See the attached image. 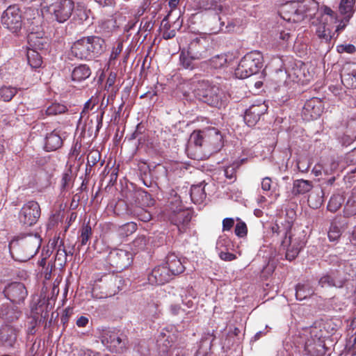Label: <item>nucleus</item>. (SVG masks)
Segmentation results:
<instances>
[{
  "instance_id": "29",
  "label": "nucleus",
  "mask_w": 356,
  "mask_h": 356,
  "mask_svg": "<svg viewBox=\"0 0 356 356\" xmlns=\"http://www.w3.org/2000/svg\"><path fill=\"white\" fill-rule=\"evenodd\" d=\"M228 55L226 54H220L216 55L210 59L201 63L202 66L207 65L211 69H220L225 67L227 64Z\"/></svg>"
},
{
  "instance_id": "40",
  "label": "nucleus",
  "mask_w": 356,
  "mask_h": 356,
  "mask_svg": "<svg viewBox=\"0 0 356 356\" xmlns=\"http://www.w3.org/2000/svg\"><path fill=\"white\" fill-rule=\"evenodd\" d=\"M17 93V89L11 86H2L0 88V99L4 102L10 101Z\"/></svg>"
},
{
  "instance_id": "52",
  "label": "nucleus",
  "mask_w": 356,
  "mask_h": 356,
  "mask_svg": "<svg viewBox=\"0 0 356 356\" xmlns=\"http://www.w3.org/2000/svg\"><path fill=\"white\" fill-rule=\"evenodd\" d=\"M159 304L156 302H152L151 303H149L147 308V312L148 314L153 317V318H158L159 315L160 314V311L159 309Z\"/></svg>"
},
{
  "instance_id": "64",
  "label": "nucleus",
  "mask_w": 356,
  "mask_h": 356,
  "mask_svg": "<svg viewBox=\"0 0 356 356\" xmlns=\"http://www.w3.org/2000/svg\"><path fill=\"white\" fill-rule=\"evenodd\" d=\"M271 179L269 177H265L261 181V188L264 191H268L270 189Z\"/></svg>"
},
{
  "instance_id": "18",
  "label": "nucleus",
  "mask_w": 356,
  "mask_h": 356,
  "mask_svg": "<svg viewBox=\"0 0 356 356\" xmlns=\"http://www.w3.org/2000/svg\"><path fill=\"white\" fill-rule=\"evenodd\" d=\"M323 112L322 102L318 98L307 100L302 109V113L307 119H317Z\"/></svg>"
},
{
  "instance_id": "16",
  "label": "nucleus",
  "mask_w": 356,
  "mask_h": 356,
  "mask_svg": "<svg viewBox=\"0 0 356 356\" xmlns=\"http://www.w3.org/2000/svg\"><path fill=\"white\" fill-rule=\"evenodd\" d=\"M345 279L341 277L338 270H331L323 275L318 280V285L322 287L342 288Z\"/></svg>"
},
{
  "instance_id": "51",
  "label": "nucleus",
  "mask_w": 356,
  "mask_h": 356,
  "mask_svg": "<svg viewBox=\"0 0 356 356\" xmlns=\"http://www.w3.org/2000/svg\"><path fill=\"white\" fill-rule=\"evenodd\" d=\"M113 286H114V288L113 289H106L105 291L100 292V294H98L97 293V286H98L96 285L94 287V289H93V293L99 298H108V297H111V296H114L116 293V290L115 289V283H113Z\"/></svg>"
},
{
  "instance_id": "55",
  "label": "nucleus",
  "mask_w": 356,
  "mask_h": 356,
  "mask_svg": "<svg viewBox=\"0 0 356 356\" xmlns=\"http://www.w3.org/2000/svg\"><path fill=\"white\" fill-rule=\"evenodd\" d=\"M10 313L13 312L8 309L7 307L3 306V307L0 310V317L6 318L8 321H13L14 318H18L19 313H14L15 316H10Z\"/></svg>"
},
{
  "instance_id": "12",
  "label": "nucleus",
  "mask_w": 356,
  "mask_h": 356,
  "mask_svg": "<svg viewBox=\"0 0 356 356\" xmlns=\"http://www.w3.org/2000/svg\"><path fill=\"white\" fill-rule=\"evenodd\" d=\"M3 293L12 302L19 304L24 300L28 293L24 284L13 282L6 286Z\"/></svg>"
},
{
  "instance_id": "5",
  "label": "nucleus",
  "mask_w": 356,
  "mask_h": 356,
  "mask_svg": "<svg viewBox=\"0 0 356 356\" xmlns=\"http://www.w3.org/2000/svg\"><path fill=\"white\" fill-rule=\"evenodd\" d=\"M264 58L261 52L254 51L245 54L235 70V76L238 79H245L257 74L263 67Z\"/></svg>"
},
{
  "instance_id": "14",
  "label": "nucleus",
  "mask_w": 356,
  "mask_h": 356,
  "mask_svg": "<svg viewBox=\"0 0 356 356\" xmlns=\"http://www.w3.org/2000/svg\"><path fill=\"white\" fill-rule=\"evenodd\" d=\"M41 246H8L11 257L16 261L24 262L32 258Z\"/></svg>"
},
{
  "instance_id": "15",
  "label": "nucleus",
  "mask_w": 356,
  "mask_h": 356,
  "mask_svg": "<svg viewBox=\"0 0 356 356\" xmlns=\"http://www.w3.org/2000/svg\"><path fill=\"white\" fill-rule=\"evenodd\" d=\"M65 138V132L61 129H54L47 133L44 138V148L47 151H55L60 148Z\"/></svg>"
},
{
  "instance_id": "11",
  "label": "nucleus",
  "mask_w": 356,
  "mask_h": 356,
  "mask_svg": "<svg viewBox=\"0 0 356 356\" xmlns=\"http://www.w3.org/2000/svg\"><path fill=\"white\" fill-rule=\"evenodd\" d=\"M133 254L122 248H114L108 255V260L111 265L120 269L128 267L132 261Z\"/></svg>"
},
{
  "instance_id": "50",
  "label": "nucleus",
  "mask_w": 356,
  "mask_h": 356,
  "mask_svg": "<svg viewBox=\"0 0 356 356\" xmlns=\"http://www.w3.org/2000/svg\"><path fill=\"white\" fill-rule=\"evenodd\" d=\"M193 44H195V46L196 47V51L199 54H201V55L202 56L201 59L205 58L208 56V51H207L206 47L204 46V44L203 43H202L200 40H196L193 41L192 42H191V44L189 45H193Z\"/></svg>"
},
{
  "instance_id": "1",
  "label": "nucleus",
  "mask_w": 356,
  "mask_h": 356,
  "mask_svg": "<svg viewBox=\"0 0 356 356\" xmlns=\"http://www.w3.org/2000/svg\"><path fill=\"white\" fill-rule=\"evenodd\" d=\"M222 146L223 138L220 131L214 127H209L194 131L191 134L186 151L188 157L200 161L209 158Z\"/></svg>"
},
{
  "instance_id": "20",
  "label": "nucleus",
  "mask_w": 356,
  "mask_h": 356,
  "mask_svg": "<svg viewBox=\"0 0 356 356\" xmlns=\"http://www.w3.org/2000/svg\"><path fill=\"white\" fill-rule=\"evenodd\" d=\"M342 83L346 88H356V64L347 63L342 69L341 73Z\"/></svg>"
},
{
  "instance_id": "4",
  "label": "nucleus",
  "mask_w": 356,
  "mask_h": 356,
  "mask_svg": "<svg viewBox=\"0 0 356 356\" xmlns=\"http://www.w3.org/2000/svg\"><path fill=\"white\" fill-rule=\"evenodd\" d=\"M40 7L42 13L54 15L62 23L72 15L74 6L72 0H41Z\"/></svg>"
},
{
  "instance_id": "53",
  "label": "nucleus",
  "mask_w": 356,
  "mask_h": 356,
  "mask_svg": "<svg viewBox=\"0 0 356 356\" xmlns=\"http://www.w3.org/2000/svg\"><path fill=\"white\" fill-rule=\"evenodd\" d=\"M285 257L286 259L291 261L294 259L298 253L300 252V249L296 246H286Z\"/></svg>"
},
{
  "instance_id": "37",
  "label": "nucleus",
  "mask_w": 356,
  "mask_h": 356,
  "mask_svg": "<svg viewBox=\"0 0 356 356\" xmlns=\"http://www.w3.org/2000/svg\"><path fill=\"white\" fill-rule=\"evenodd\" d=\"M27 59L32 68H38L42 65V56L35 49H28Z\"/></svg>"
},
{
  "instance_id": "30",
  "label": "nucleus",
  "mask_w": 356,
  "mask_h": 356,
  "mask_svg": "<svg viewBox=\"0 0 356 356\" xmlns=\"http://www.w3.org/2000/svg\"><path fill=\"white\" fill-rule=\"evenodd\" d=\"M91 70L86 64H80L75 67L72 72V79L74 81L81 82L89 78Z\"/></svg>"
},
{
  "instance_id": "10",
  "label": "nucleus",
  "mask_w": 356,
  "mask_h": 356,
  "mask_svg": "<svg viewBox=\"0 0 356 356\" xmlns=\"http://www.w3.org/2000/svg\"><path fill=\"white\" fill-rule=\"evenodd\" d=\"M41 213L39 204L35 201H29L20 210L19 218L20 222L26 226L35 225Z\"/></svg>"
},
{
  "instance_id": "2",
  "label": "nucleus",
  "mask_w": 356,
  "mask_h": 356,
  "mask_svg": "<svg viewBox=\"0 0 356 356\" xmlns=\"http://www.w3.org/2000/svg\"><path fill=\"white\" fill-rule=\"evenodd\" d=\"M106 49L105 41L99 36L83 37L71 47V55L81 60H92L101 55Z\"/></svg>"
},
{
  "instance_id": "41",
  "label": "nucleus",
  "mask_w": 356,
  "mask_h": 356,
  "mask_svg": "<svg viewBox=\"0 0 356 356\" xmlns=\"http://www.w3.org/2000/svg\"><path fill=\"white\" fill-rule=\"evenodd\" d=\"M200 6L204 10H213L216 12H220L223 10L222 4L216 0H205L203 1Z\"/></svg>"
},
{
  "instance_id": "39",
  "label": "nucleus",
  "mask_w": 356,
  "mask_h": 356,
  "mask_svg": "<svg viewBox=\"0 0 356 356\" xmlns=\"http://www.w3.org/2000/svg\"><path fill=\"white\" fill-rule=\"evenodd\" d=\"M344 202L343 195L340 194L333 195L327 204V209L332 212H336Z\"/></svg>"
},
{
  "instance_id": "62",
  "label": "nucleus",
  "mask_w": 356,
  "mask_h": 356,
  "mask_svg": "<svg viewBox=\"0 0 356 356\" xmlns=\"http://www.w3.org/2000/svg\"><path fill=\"white\" fill-rule=\"evenodd\" d=\"M355 47L353 44L341 45L338 47L339 52L345 51L349 54H353L355 51Z\"/></svg>"
},
{
  "instance_id": "57",
  "label": "nucleus",
  "mask_w": 356,
  "mask_h": 356,
  "mask_svg": "<svg viewBox=\"0 0 356 356\" xmlns=\"http://www.w3.org/2000/svg\"><path fill=\"white\" fill-rule=\"evenodd\" d=\"M56 247V246H43L42 250V263H44L45 260L51 256Z\"/></svg>"
},
{
  "instance_id": "60",
  "label": "nucleus",
  "mask_w": 356,
  "mask_h": 356,
  "mask_svg": "<svg viewBox=\"0 0 356 356\" xmlns=\"http://www.w3.org/2000/svg\"><path fill=\"white\" fill-rule=\"evenodd\" d=\"M72 182L71 172H65L63 175L61 179V186L63 188H67L70 186Z\"/></svg>"
},
{
  "instance_id": "24",
  "label": "nucleus",
  "mask_w": 356,
  "mask_h": 356,
  "mask_svg": "<svg viewBox=\"0 0 356 356\" xmlns=\"http://www.w3.org/2000/svg\"><path fill=\"white\" fill-rule=\"evenodd\" d=\"M171 222L177 227L179 232H183L185 227L191 220V212L188 210H179L170 216Z\"/></svg>"
},
{
  "instance_id": "36",
  "label": "nucleus",
  "mask_w": 356,
  "mask_h": 356,
  "mask_svg": "<svg viewBox=\"0 0 356 356\" xmlns=\"http://www.w3.org/2000/svg\"><path fill=\"white\" fill-rule=\"evenodd\" d=\"M157 346L160 353H166L172 346V337L166 336L164 333H161L157 339Z\"/></svg>"
},
{
  "instance_id": "59",
  "label": "nucleus",
  "mask_w": 356,
  "mask_h": 356,
  "mask_svg": "<svg viewBox=\"0 0 356 356\" xmlns=\"http://www.w3.org/2000/svg\"><path fill=\"white\" fill-rule=\"evenodd\" d=\"M153 22L147 18L143 19L140 23V29L145 32L150 31L153 29Z\"/></svg>"
},
{
  "instance_id": "49",
  "label": "nucleus",
  "mask_w": 356,
  "mask_h": 356,
  "mask_svg": "<svg viewBox=\"0 0 356 356\" xmlns=\"http://www.w3.org/2000/svg\"><path fill=\"white\" fill-rule=\"evenodd\" d=\"M136 224L133 222H131L122 226L120 229V233L122 235L124 234L126 236H128L129 234H131L136 232Z\"/></svg>"
},
{
  "instance_id": "48",
  "label": "nucleus",
  "mask_w": 356,
  "mask_h": 356,
  "mask_svg": "<svg viewBox=\"0 0 356 356\" xmlns=\"http://www.w3.org/2000/svg\"><path fill=\"white\" fill-rule=\"evenodd\" d=\"M145 211L143 208L137 205L127 206L126 213L127 215L139 218L143 213Z\"/></svg>"
},
{
  "instance_id": "61",
  "label": "nucleus",
  "mask_w": 356,
  "mask_h": 356,
  "mask_svg": "<svg viewBox=\"0 0 356 356\" xmlns=\"http://www.w3.org/2000/svg\"><path fill=\"white\" fill-rule=\"evenodd\" d=\"M234 225V220L232 218H226L222 220V231H229Z\"/></svg>"
},
{
  "instance_id": "35",
  "label": "nucleus",
  "mask_w": 356,
  "mask_h": 356,
  "mask_svg": "<svg viewBox=\"0 0 356 356\" xmlns=\"http://www.w3.org/2000/svg\"><path fill=\"white\" fill-rule=\"evenodd\" d=\"M312 188L311 181L304 179H297L293 181L292 193L294 195L305 194Z\"/></svg>"
},
{
  "instance_id": "42",
  "label": "nucleus",
  "mask_w": 356,
  "mask_h": 356,
  "mask_svg": "<svg viewBox=\"0 0 356 356\" xmlns=\"http://www.w3.org/2000/svg\"><path fill=\"white\" fill-rule=\"evenodd\" d=\"M67 107L64 104L53 103L46 109L47 115H56L64 113L67 111Z\"/></svg>"
},
{
  "instance_id": "22",
  "label": "nucleus",
  "mask_w": 356,
  "mask_h": 356,
  "mask_svg": "<svg viewBox=\"0 0 356 356\" xmlns=\"http://www.w3.org/2000/svg\"><path fill=\"white\" fill-rule=\"evenodd\" d=\"M227 24H229V19L224 14L223 11L216 12L215 15L207 22V25L210 28L211 33H217L220 31H222L223 26ZM228 25L226 26L225 29H227Z\"/></svg>"
},
{
  "instance_id": "54",
  "label": "nucleus",
  "mask_w": 356,
  "mask_h": 356,
  "mask_svg": "<svg viewBox=\"0 0 356 356\" xmlns=\"http://www.w3.org/2000/svg\"><path fill=\"white\" fill-rule=\"evenodd\" d=\"M76 251H79V246L75 248V246H58L57 250L58 254H61V252L66 256H72Z\"/></svg>"
},
{
  "instance_id": "47",
  "label": "nucleus",
  "mask_w": 356,
  "mask_h": 356,
  "mask_svg": "<svg viewBox=\"0 0 356 356\" xmlns=\"http://www.w3.org/2000/svg\"><path fill=\"white\" fill-rule=\"evenodd\" d=\"M92 235V228L88 225H84L81 229V245H85L89 240Z\"/></svg>"
},
{
  "instance_id": "13",
  "label": "nucleus",
  "mask_w": 356,
  "mask_h": 356,
  "mask_svg": "<svg viewBox=\"0 0 356 356\" xmlns=\"http://www.w3.org/2000/svg\"><path fill=\"white\" fill-rule=\"evenodd\" d=\"M195 44L189 45L188 50H182L179 54L180 65L186 70H193L197 67L196 60L202 56L196 51Z\"/></svg>"
},
{
  "instance_id": "25",
  "label": "nucleus",
  "mask_w": 356,
  "mask_h": 356,
  "mask_svg": "<svg viewBox=\"0 0 356 356\" xmlns=\"http://www.w3.org/2000/svg\"><path fill=\"white\" fill-rule=\"evenodd\" d=\"M172 275L181 274L184 270V266L180 259L175 254H169L166 257V266Z\"/></svg>"
},
{
  "instance_id": "19",
  "label": "nucleus",
  "mask_w": 356,
  "mask_h": 356,
  "mask_svg": "<svg viewBox=\"0 0 356 356\" xmlns=\"http://www.w3.org/2000/svg\"><path fill=\"white\" fill-rule=\"evenodd\" d=\"M32 31L28 35L29 49L38 50H44L48 47V39L42 36L43 33L36 31L34 32V27L31 29Z\"/></svg>"
},
{
  "instance_id": "58",
  "label": "nucleus",
  "mask_w": 356,
  "mask_h": 356,
  "mask_svg": "<svg viewBox=\"0 0 356 356\" xmlns=\"http://www.w3.org/2000/svg\"><path fill=\"white\" fill-rule=\"evenodd\" d=\"M123 49V42L122 41H119L117 42L115 47H113L111 54V59H116L117 57L120 54Z\"/></svg>"
},
{
  "instance_id": "43",
  "label": "nucleus",
  "mask_w": 356,
  "mask_h": 356,
  "mask_svg": "<svg viewBox=\"0 0 356 356\" xmlns=\"http://www.w3.org/2000/svg\"><path fill=\"white\" fill-rule=\"evenodd\" d=\"M316 33L320 39H323L325 42L330 41L332 37L330 30L327 28L325 24H319L316 29Z\"/></svg>"
},
{
  "instance_id": "21",
  "label": "nucleus",
  "mask_w": 356,
  "mask_h": 356,
  "mask_svg": "<svg viewBox=\"0 0 356 356\" xmlns=\"http://www.w3.org/2000/svg\"><path fill=\"white\" fill-rule=\"evenodd\" d=\"M170 279L171 275L165 266L154 268L148 277V280L151 284L158 285L163 284Z\"/></svg>"
},
{
  "instance_id": "31",
  "label": "nucleus",
  "mask_w": 356,
  "mask_h": 356,
  "mask_svg": "<svg viewBox=\"0 0 356 356\" xmlns=\"http://www.w3.org/2000/svg\"><path fill=\"white\" fill-rule=\"evenodd\" d=\"M314 294V289L308 282L298 284L296 287V297L297 300H303Z\"/></svg>"
},
{
  "instance_id": "17",
  "label": "nucleus",
  "mask_w": 356,
  "mask_h": 356,
  "mask_svg": "<svg viewBox=\"0 0 356 356\" xmlns=\"http://www.w3.org/2000/svg\"><path fill=\"white\" fill-rule=\"evenodd\" d=\"M267 109V106L264 104L251 106L245 111L244 121L249 127L254 126L261 116L266 113Z\"/></svg>"
},
{
  "instance_id": "38",
  "label": "nucleus",
  "mask_w": 356,
  "mask_h": 356,
  "mask_svg": "<svg viewBox=\"0 0 356 356\" xmlns=\"http://www.w3.org/2000/svg\"><path fill=\"white\" fill-rule=\"evenodd\" d=\"M215 339V337L212 334H208L207 336L203 337L200 341V345L198 350L197 351V355H204L207 351L211 349L212 342Z\"/></svg>"
},
{
  "instance_id": "9",
  "label": "nucleus",
  "mask_w": 356,
  "mask_h": 356,
  "mask_svg": "<svg viewBox=\"0 0 356 356\" xmlns=\"http://www.w3.org/2000/svg\"><path fill=\"white\" fill-rule=\"evenodd\" d=\"M2 24L15 33L22 27V15L18 6L12 5L7 8L1 17Z\"/></svg>"
},
{
  "instance_id": "6",
  "label": "nucleus",
  "mask_w": 356,
  "mask_h": 356,
  "mask_svg": "<svg viewBox=\"0 0 356 356\" xmlns=\"http://www.w3.org/2000/svg\"><path fill=\"white\" fill-rule=\"evenodd\" d=\"M101 341L113 353L122 354L129 348L128 337L119 330H104Z\"/></svg>"
},
{
  "instance_id": "56",
  "label": "nucleus",
  "mask_w": 356,
  "mask_h": 356,
  "mask_svg": "<svg viewBox=\"0 0 356 356\" xmlns=\"http://www.w3.org/2000/svg\"><path fill=\"white\" fill-rule=\"evenodd\" d=\"M341 236L340 229L335 225H332L328 232V238L330 241H334Z\"/></svg>"
},
{
  "instance_id": "26",
  "label": "nucleus",
  "mask_w": 356,
  "mask_h": 356,
  "mask_svg": "<svg viewBox=\"0 0 356 356\" xmlns=\"http://www.w3.org/2000/svg\"><path fill=\"white\" fill-rule=\"evenodd\" d=\"M17 339V330L11 325H6L0 330V340L6 345L12 346Z\"/></svg>"
},
{
  "instance_id": "8",
  "label": "nucleus",
  "mask_w": 356,
  "mask_h": 356,
  "mask_svg": "<svg viewBox=\"0 0 356 356\" xmlns=\"http://www.w3.org/2000/svg\"><path fill=\"white\" fill-rule=\"evenodd\" d=\"M307 10L302 2L289 1L282 7L281 16L288 22H298L305 18Z\"/></svg>"
},
{
  "instance_id": "45",
  "label": "nucleus",
  "mask_w": 356,
  "mask_h": 356,
  "mask_svg": "<svg viewBox=\"0 0 356 356\" xmlns=\"http://www.w3.org/2000/svg\"><path fill=\"white\" fill-rule=\"evenodd\" d=\"M236 220L237 223L235 226L234 233L238 237L243 238L246 236L248 234L247 225L240 218H237Z\"/></svg>"
},
{
  "instance_id": "7",
  "label": "nucleus",
  "mask_w": 356,
  "mask_h": 356,
  "mask_svg": "<svg viewBox=\"0 0 356 356\" xmlns=\"http://www.w3.org/2000/svg\"><path fill=\"white\" fill-rule=\"evenodd\" d=\"M305 350L312 356H323L326 353V348L321 330L316 327L310 330L309 336L307 337Z\"/></svg>"
},
{
  "instance_id": "44",
  "label": "nucleus",
  "mask_w": 356,
  "mask_h": 356,
  "mask_svg": "<svg viewBox=\"0 0 356 356\" xmlns=\"http://www.w3.org/2000/svg\"><path fill=\"white\" fill-rule=\"evenodd\" d=\"M322 191L317 192L315 193L312 192L308 197V203L310 207L313 208L319 207L323 202L322 196L320 195V193H322Z\"/></svg>"
},
{
  "instance_id": "27",
  "label": "nucleus",
  "mask_w": 356,
  "mask_h": 356,
  "mask_svg": "<svg viewBox=\"0 0 356 356\" xmlns=\"http://www.w3.org/2000/svg\"><path fill=\"white\" fill-rule=\"evenodd\" d=\"M118 26L117 22L114 19H108L101 21L97 27V32L104 37H109L114 31H116Z\"/></svg>"
},
{
  "instance_id": "33",
  "label": "nucleus",
  "mask_w": 356,
  "mask_h": 356,
  "mask_svg": "<svg viewBox=\"0 0 356 356\" xmlns=\"http://www.w3.org/2000/svg\"><path fill=\"white\" fill-rule=\"evenodd\" d=\"M355 0H341L339 5V12L344 15L343 20L348 22L353 14Z\"/></svg>"
},
{
  "instance_id": "23",
  "label": "nucleus",
  "mask_w": 356,
  "mask_h": 356,
  "mask_svg": "<svg viewBox=\"0 0 356 356\" xmlns=\"http://www.w3.org/2000/svg\"><path fill=\"white\" fill-rule=\"evenodd\" d=\"M182 22L179 20L172 24L170 22V17L166 16L161 22L160 31L163 38L168 40L174 38L176 35V29L181 26Z\"/></svg>"
},
{
  "instance_id": "46",
  "label": "nucleus",
  "mask_w": 356,
  "mask_h": 356,
  "mask_svg": "<svg viewBox=\"0 0 356 356\" xmlns=\"http://www.w3.org/2000/svg\"><path fill=\"white\" fill-rule=\"evenodd\" d=\"M356 214V200L349 199L344 207V215L349 217Z\"/></svg>"
},
{
  "instance_id": "63",
  "label": "nucleus",
  "mask_w": 356,
  "mask_h": 356,
  "mask_svg": "<svg viewBox=\"0 0 356 356\" xmlns=\"http://www.w3.org/2000/svg\"><path fill=\"white\" fill-rule=\"evenodd\" d=\"M220 257L225 261H232L236 258V256L228 252H221L220 253Z\"/></svg>"
},
{
  "instance_id": "3",
  "label": "nucleus",
  "mask_w": 356,
  "mask_h": 356,
  "mask_svg": "<svg viewBox=\"0 0 356 356\" xmlns=\"http://www.w3.org/2000/svg\"><path fill=\"white\" fill-rule=\"evenodd\" d=\"M193 93L200 101L214 107L222 106L227 100L224 92L207 81H198L195 85Z\"/></svg>"
},
{
  "instance_id": "32",
  "label": "nucleus",
  "mask_w": 356,
  "mask_h": 356,
  "mask_svg": "<svg viewBox=\"0 0 356 356\" xmlns=\"http://www.w3.org/2000/svg\"><path fill=\"white\" fill-rule=\"evenodd\" d=\"M206 193L203 183L193 185L191 188V197L194 203L200 204L206 198Z\"/></svg>"
},
{
  "instance_id": "28",
  "label": "nucleus",
  "mask_w": 356,
  "mask_h": 356,
  "mask_svg": "<svg viewBox=\"0 0 356 356\" xmlns=\"http://www.w3.org/2000/svg\"><path fill=\"white\" fill-rule=\"evenodd\" d=\"M42 238L39 234H19L15 236L9 245H12L13 243H31L34 245H41Z\"/></svg>"
},
{
  "instance_id": "34",
  "label": "nucleus",
  "mask_w": 356,
  "mask_h": 356,
  "mask_svg": "<svg viewBox=\"0 0 356 356\" xmlns=\"http://www.w3.org/2000/svg\"><path fill=\"white\" fill-rule=\"evenodd\" d=\"M22 17L30 24V26H35L36 27H38L41 22V17L38 10L35 8H27L24 11V16Z\"/></svg>"
}]
</instances>
